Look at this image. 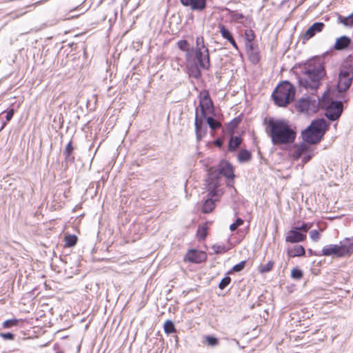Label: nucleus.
<instances>
[{
    "label": "nucleus",
    "mask_w": 353,
    "mask_h": 353,
    "mask_svg": "<svg viewBox=\"0 0 353 353\" xmlns=\"http://www.w3.org/2000/svg\"><path fill=\"white\" fill-rule=\"evenodd\" d=\"M310 238L313 241H318L320 239V234L317 230H313L310 232Z\"/></svg>",
    "instance_id": "79ce46f5"
},
{
    "label": "nucleus",
    "mask_w": 353,
    "mask_h": 353,
    "mask_svg": "<svg viewBox=\"0 0 353 353\" xmlns=\"http://www.w3.org/2000/svg\"><path fill=\"white\" fill-rule=\"evenodd\" d=\"M241 139L239 137H232L229 141L228 150L234 152L240 145Z\"/></svg>",
    "instance_id": "aec40b11"
},
{
    "label": "nucleus",
    "mask_w": 353,
    "mask_h": 353,
    "mask_svg": "<svg viewBox=\"0 0 353 353\" xmlns=\"http://www.w3.org/2000/svg\"><path fill=\"white\" fill-rule=\"evenodd\" d=\"M345 251L343 243L341 241L339 245L330 244L324 246L321 252L323 256L341 258L346 256Z\"/></svg>",
    "instance_id": "1a4fd4ad"
},
{
    "label": "nucleus",
    "mask_w": 353,
    "mask_h": 353,
    "mask_svg": "<svg viewBox=\"0 0 353 353\" xmlns=\"http://www.w3.org/2000/svg\"><path fill=\"white\" fill-rule=\"evenodd\" d=\"M185 6H190L192 10H199V0H181Z\"/></svg>",
    "instance_id": "c85d7f7f"
},
{
    "label": "nucleus",
    "mask_w": 353,
    "mask_h": 353,
    "mask_svg": "<svg viewBox=\"0 0 353 353\" xmlns=\"http://www.w3.org/2000/svg\"><path fill=\"white\" fill-rule=\"evenodd\" d=\"M196 234L199 235V228L196 230Z\"/></svg>",
    "instance_id": "6e6d98bb"
},
{
    "label": "nucleus",
    "mask_w": 353,
    "mask_h": 353,
    "mask_svg": "<svg viewBox=\"0 0 353 353\" xmlns=\"http://www.w3.org/2000/svg\"><path fill=\"white\" fill-rule=\"evenodd\" d=\"M245 18V16L242 13L234 12L232 14V19L234 21H239L240 20Z\"/></svg>",
    "instance_id": "a18cd8bd"
},
{
    "label": "nucleus",
    "mask_w": 353,
    "mask_h": 353,
    "mask_svg": "<svg viewBox=\"0 0 353 353\" xmlns=\"http://www.w3.org/2000/svg\"><path fill=\"white\" fill-rule=\"evenodd\" d=\"M303 77L299 79L300 87L316 91L321 85V80L325 76L323 64L319 60L310 61L302 70Z\"/></svg>",
    "instance_id": "f257e3e1"
},
{
    "label": "nucleus",
    "mask_w": 353,
    "mask_h": 353,
    "mask_svg": "<svg viewBox=\"0 0 353 353\" xmlns=\"http://www.w3.org/2000/svg\"><path fill=\"white\" fill-rule=\"evenodd\" d=\"M73 150H74V148L72 145V143L71 142H69L67 145H66V147L65 148V150H64V155H65V158L67 161H74V157L72 156V153L73 152Z\"/></svg>",
    "instance_id": "393cba45"
},
{
    "label": "nucleus",
    "mask_w": 353,
    "mask_h": 353,
    "mask_svg": "<svg viewBox=\"0 0 353 353\" xmlns=\"http://www.w3.org/2000/svg\"><path fill=\"white\" fill-rule=\"evenodd\" d=\"M214 172L217 174L216 179L218 181V188H219L221 174L232 180L234 176L232 165L229 163H226L225 165H223L219 170L214 168H210L208 170L207 178H209L210 174Z\"/></svg>",
    "instance_id": "9b49d317"
},
{
    "label": "nucleus",
    "mask_w": 353,
    "mask_h": 353,
    "mask_svg": "<svg viewBox=\"0 0 353 353\" xmlns=\"http://www.w3.org/2000/svg\"><path fill=\"white\" fill-rule=\"evenodd\" d=\"M210 57L208 48L204 46L200 48V69H208L210 68Z\"/></svg>",
    "instance_id": "dca6fc26"
},
{
    "label": "nucleus",
    "mask_w": 353,
    "mask_h": 353,
    "mask_svg": "<svg viewBox=\"0 0 353 353\" xmlns=\"http://www.w3.org/2000/svg\"><path fill=\"white\" fill-rule=\"evenodd\" d=\"M306 238V234H303L297 230L295 227L289 230L285 236V241L288 243H295L303 241Z\"/></svg>",
    "instance_id": "ddd939ff"
},
{
    "label": "nucleus",
    "mask_w": 353,
    "mask_h": 353,
    "mask_svg": "<svg viewBox=\"0 0 353 353\" xmlns=\"http://www.w3.org/2000/svg\"><path fill=\"white\" fill-rule=\"evenodd\" d=\"M246 41H252L255 38L254 32L252 30H246L245 32Z\"/></svg>",
    "instance_id": "4c0bfd02"
},
{
    "label": "nucleus",
    "mask_w": 353,
    "mask_h": 353,
    "mask_svg": "<svg viewBox=\"0 0 353 353\" xmlns=\"http://www.w3.org/2000/svg\"><path fill=\"white\" fill-rule=\"evenodd\" d=\"M343 112V103L341 101H333L326 108L325 116L330 121L337 120Z\"/></svg>",
    "instance_id": "9d476101"
},
{
    "label": "nucleus",
    "mask_w": 353,
    "mask_h": 353,
    "mask_svg": "<svg viewBox=\"0 0 353 353\" xmlns=\"http://www.w3.org/2000/svg\"><path fill=\"white\" fill-rule=\"evenodd\" d=\"M316 101L311 99L310 97L301 98L296 103V108L300 112H309L313 110V108L316 107Z\"/></svg>",
    "instance_id": "f8f14e48"
},
{
    "label": "nucleus",
    "mask_w": 353,
    "mask_h": 353,
    "mask_svg": "<svg viewBox=\"0 0 353 353\" xmlns=\"http://www.w3.org/2000/svg\"><path fill=\"white\" fill-rule=\"evenodd\" d=\"M303 276V271L298 268H294L291 270V277L295 280H300Z\"/></svg>",
    "instance_id": "7c9ffc66"
},
{
    "label": "nucleus",
    "mask_w": 353,
    "mask_h": 353,
    "mask_svg": "<svg viewBox=\"0 0 353 353\" xmlns=\"http://www.w3.org/2000/svg\"><path fill=\"white\" fill-rule=\"evenodd\" d=\"M185 260L199 263V255L195 250H190L185 256Z\"/></svg>",
    "instance_id": "a878e982"
},
{
    "label": "nucleus",
    "mask_w": 353,
    "mask_h": 353,
    "mask_svg": "<svg viewBox=\"0 0 353 353\" xmlns=\"http://www.w3.org/2000/svg\"><path fill=\"white\" fill-rule=\"evenodd\" d=\"M13 114H14V110L13 109H11L9 111H8L6 112V120L8 121H10L12 117H13Z\"/></svg>",
    "instance_id": "09e8293b"
},
{
    "label": "nucleus",
    "mask_w": 353,
    "mask_h": 353,
    "mask_svg": "<svg viewBox=\"0 0 353 353\" xmlns=\"http://www.w3.org/2000/svg\"><path fill=\"white\" fill-rule=\"evenodd\" d=\"M274 264V263L272 260L269 261L266 264H261L259 267V271L263 274L269 272L272 269Z\"/></svg>",
    "instance_id": "bb28decb"
},
{
    "label": "nucleus",
    "mask_w": 353,
    "mask_h": 353,
    "mask_svg": "<svg viewBox=\"0 0 353 353\" xmlns=\"http://www.w3.org/2000/svg\"><path fill=\"white\" fill-rule=\"evenodd\" d=\"M200 112L203 117L214 115V105L207 90L200 92Z\"/></svg>",
    "instance_id": "6e6552de"
},
{
    "label": "nucleus",
    "mask_w": 353,
    "mask_h": 353,
    "mask_svg": "<svg viewBox=\"0 0 353 353\" xmlns=\"http://www.w3.org/2000/svg\"><path fill=\"white\" fill-rule=\"evenodd\" d=\"M201 125H202V123H201V121L200 120V125H199L200 132L201 131Z\"/></svg>",
    "instance_id": "5fc2aeb1"
},
{
    "label": "nucleus",
    "mask_w": 353,
    "mask_h": 353,
    "mask_svg": "<svg viewBox=\"0 0 353 353\" xmlns=\"http://www.w3.org/2000/svg\"><path fill=\"white\" fill-rule=\"evenodd\" d=\"M251 153L248 150L243 149L241 150L238 154V160L241 163L248 161L251 159Z\"/></svg>",
    "instance_id": "b1692460"
},
{
    "label": "nucleus",
    "mask_w": 353,
    "mask_h": 353,
    "mask_svg": "<svg viewBox=\"0 0 353 353\" xmlns=\"http://www.w3.org/2000/svg\"><path fill=\"white\" fill-rule=\"evenodd\" d=\"M231 282V278L228 276L223 277L219 284V288L221 290L225 289Z\"/></svg>",
    "instance_id": "72a5a7b5"
},
{
    "label": "nucleus",
    "mask_w": 353,
    "mask_h": 353,
    "mask_svg": "<svg viewBox=\"0 0 353 353\" xmlns=\"http://www.w3.org/2000/svg\"><path fill=\"white\" fill-rule=\"evenodd\" d=\"M0 336L6 340H12L14 339V334L10 332L1 333Z\"/></svg>",
    "instance_id": "49530a36"
},
{
    "label": "nucleus",
    "mask_w": 353,
    "mask_h": 353,
    "mask_svg": "<svg viewBox=\"0 0 353 353\" xmlns=\"http://www.w3.org/2000/svg\"><path fill=\"white\" fill-rule=\"evenodd\" d=\"M164 331L166 334H172L176 332L174 323L170 320H167L163 325Z\"/></svg>",
    "instance_id": "cd10ccee"
},
{
    "label": "nucleus",
    "mask_w": 353,
    "mask_h": 353,
    "mask_svg": "<svg viewBox=\"0 0 353 353\" xmlns=\"http://www.w3.org/2000/svg\"><path fill=\"white\" fill-rule=\"evenodd\" d=\"M243 223V219H241V218H238L234 223H232L230 225V229L231 231H235L237 229V228L241 225Z\"/></svg>",
    "instance_id": "ea45409f"
},
{
    "label": "nucleus",
    "mask_w": 353,
    "mask_h": 353,
    "mask_svg": "<svg viewBox=\"0 0 353 353\" xmlns=\"http://www.w3.org/2000/svg\"><path fill=\"white\" fill-rule=\"evenodd\" d=\"M295 88L288 81L281 83L274 89L272 97L274 103L279 107H285L294 99Z\"/></svg>",
    "instance_id": "423d86ee"
},
{
    "label": "nucleus",
    "mask_w": 353,
    "mask_h": 353,
    "mask_svg": "<svg viewBox=\"0 0 353 353\" xmlns=\"http://www.w3.org/2000/svg\"><path fill=\"white\" fill-rule=\"evenodd\" d=\"M327 127L328 124L325 119H314L311 122L310 125L302 132V139L305 143L316 144L322 139Z\"/></svg>",
    "instance_id": "39448f33"
},
{
    "label": "nucleus",
    "mask_w": 353,
    "mask_h": 353,
    "mask_svg": "<svg viewBox=\"0 0 353 353\" xmlns=\"http://www.w3.org/2000/svg\"><path fill=\"white\" fill-rule=\"evenodd\" d=\"M248 54L249 57V59L252 63L256 64L259 61L260 58H259V53L257 52L252 51V52H248Z\"/></svg>",
    "instance_id": "473e14b6"
},
{
    "label": "nucleus",
    "mask_w": 353,
    "mask_h": 353,
    "mask_svg": "<svg viewBox=\"0 0 353 353\" xmlns=\"http://www.w3.org/2000/svg\"><path fill=\"white\" fill-rule=\"evenodd\" d=\"M219 32L221 34V37L228 40L232 46L236 50H238V46L234 40V39L232 37V33L230 31L225 27V26L220 24L219 26Z\"/></svg>",
    "instance_id": "f3484780"
},
{
    "label": "nucleus",
    "mask_w": 353,
    "mask_h": 353,
    "mask_svg": "<svg viewBox=\"0 0 353 353\" xmlns=\"http://www.w3.org/2000/svg\"><path fill=\"white\" fill-rule=\"evenodd\" d=\"M206 6V0H200V11L203 10Z\"/></svg>",
    "instance_id": "3c124183"
},
{
    "label": "nucleus",
    "mask_w": 353,
    "mask_h": 353,
    "mask_svg": "<svg viewBox=\"0 0 353 353\" xmlns=\"http://www.w3.org/2000/svg\"><path fill=\"white\" fill-rule=\"evenodd\" d=\"M216 176V173H212L210 174L209 178H206L205 180L204 190L205 191L203 192V194L207 193V195L206 199L205 196L203 198L205 199L202 207V212L203 213L211 212L215 207V202L218 201L223 194V191L218 188Z\"/></svg>",
    "instance_id": "7ed1b4c3"
},
{
    "label": "nucleus",
    "mask_w": 353,
    "mask_h": 353,
    "mask_svg": "<svg viewBox=\"0 0 353 353\" xmlns=\"http://www.w3.org/2000/svg\"><path fill=\"white\" fill-rule=\"evenodd\" d=\"M207 230H208L207 224L200 227V240L205 239V237L208 235Z\"/></svg>",
    "instance_id": "37998d69"
},
{
    "label": "nucleus",
    "mask_w": 353,
    "mask_h": 353,
    "mask_svg": "<svg viewBox=\"0 0 353 353\" xmlns=\"http://www.w3.org/2000/svg\"><path fill=\"white\" fill-rule=\"evenodd\" d=\"M214 145L219 148H221L223 145V141L221 139L218 138L214 141Z\"/></svg>",
    "instance_id": "8fccbe9b"
},
{
    "label": "nucleus",
    "mask_w": 353,
    "mask_h": 353,
    "mask_svg": "<svg viewBox=\"0 0 353 353\" xmlns=\"http://www.w3.org/2000/svg\"><path fill=\"white\" fill-rule=\"evenodd\" d=\"M307 150V146L305 143L301 144L298 148H297V157H301L302 154H303Z\"/></svg>",
    "instance_id": "a19ab883"
},
{
    "label": "nucleus",
    "mask_w": 353,
    "mask_h": 353,
    "mask_svg": "<svg viewBox=\"0 0 353 353\" xmlns=\"http://www.w3.org/2000/svg\"><path fill=\"white\" fill-rule=\"evenodd\" d=\"M216 254H223L228 251V248L224 245L215 244L212 247Z\"/></svg>",
    "instance_id": "2f4dec72"
},
{
    "label": "nucleus",
    "mask_w": 353,
    "mask_h": 353,
    "mask_svg": "<svg viewBox=\"0 0 353 353\" xmlns=\"http://www.w3.org/2000/svg\"><path fill=\"white\" fill-rule=\"evenodd\" d=\"M239 121L238 119H234L232 120L227 125V129L229 132H232L234 130V129L237 127Z\"/></svg>",
    "instance_id": "c9c22d12"
},
{
    "label": "nucleus",
    "mask_w": 353,
    "mask_h": 353,
    "mask_svg": "<svg viewBox=\"0 0 353 353\" xmlns=\"http://www.w3.org/2000/svg\"><path fill=\"white\" fill-rule=\"evenodd\" d=\"M77 241V237L73 234H68L65 236V243L68 247L74 246Z\"/></svg>",
    "instance_id": "c756f323"
},
{
    "label": "nucleus",
    "mask_w": 353,
    "mask_h": 353,
    "mask_svg": "<svg viewBox=\"0 0 353 353\" xmlns=\"http://www.w3.org/2000/svg\"><path fill=\"white\" fill-rule=\"evenodd\" d=\"M310 159H311V156H310V155H307V156H305V157H303V161H304L305 162H307V161H308Z\"/></svg>",
    "instance_id": "864d4df0"
},
{
    "label": "nucleus",
    "mask_w": 353,
    "mask_h": 353,
    "mask_svg": "<svg viewBox=\"0 0 353 353\" xmlns=\"http://www.w3.org/2000/svg\"><path fill=\"white\" fill-rule=\"evenodd\" d=\"M309 252H310V253H311V254H312V250H309Z\"/></svg>",
    "instance_id": "4d7b16f0"
},
{
    "label": "nucleus",
    "mask_w": 353,
    "mask_h": 353,
    "mask_svg": "<svg viewBox=\"0 0 353 353\" xmlns=\"http://www.w3.org/2000/svg\"><path fill=\"white\" fill-rule=\"evenodd\" d=\"M312 226V223H302V225L301 226L295 227V228L297 230H299V232L302 231V232H303V234H305L308 231V230L310 228H311Z\"/></svg>",
    "instance_id": "e433bc0d"
},
{
    "label": "nucleus",
    "mask_w": 353,
    "mask_h": 353,
    "mask_svg": "<svg viewBox=\"0 0 353 353\" xmlns=\"http://www.w3.org/2000/svg\"><path fill=\"white\" fill-rule=\"evenodd\" d=\"M353 80V65L349 63L343 65L339 72L337 90L339 92L347 91Z\"/></svg>",
    "instance_id": "0eeeda50"
},
{
    "label": "nucleus",
    "mask_w": 353,
    "mask_h": 353,
    "mask_svg": "<svg viewBox=\"0 0 353 353\" xmlns=\"http://www.w3.org/2000/svg\"><path fill=\"white\" fill-rule=\"evenodd\" d=\"M344 249L345 250V255L350 256L353 253V236L351 238H346L343 241Z\"/></svg>",
    "instance_id": "412c9836"
},
{
    "label": "nucleus",
    "mask_w": 353,
    "mask_h": 353,
    "mask_svg": "<svg viewBox=\"0 0 353 353\" xmlns=\"http://www.w3.org/2000/svg\"><path fill=\"white\" fill-rule=\"evenodd\" d=\"M199 257H200V261H201V259H202L203 258V259H205V257H206L205 253L200 251V255H199Z\"/></svg>",
    "instance_id": "603ef678"
},
{
    "label": "nucleus",
    "mask_w": 353,
    "mask_h": 353,
    "mask_svg": "<svg viewBox=\"0 0 353 353\" xmlns=\"http://www.w3.org/2000/svg\"><path fill=\"white\" fill-rule=\"evenodd\" d=\"M268 125L270 128L269 135L273 145L290 144L294 141L296 132L288 121L270 119Z\"/></svg>",
    "instance_id": "f03ea898"
},
{
    "label": "nucleus",
    "mask_w": 353,
    "mask_h": 353,
    "mask_svg": "<svg viewBox=\"0 0 353 353\" xmlns=\"http://www.w3.org/2000/svg\"><path fill=\"white\" fill-rule=\"evenodd\" d=\"M352 40L347 36H341L336 39V42L333 46L335 50H343L349 47L351 44Z\"/></svg>",
    "instance_id": "2eb2a0df"
},
{
    "label": "nucleus",
    "mask_w": 353,
    "mask_h": 353,
    "mask_svg": "<svg viewBox=\"0 0 353 353\" xmlns=\"http://www.w3.org/2000/svg\"><path fill=\"white\" fill-rule=\"evenodd\" d=\"M196 48H190L186 40H180L177 42L179 49L186 52V67L189 77L192 79L199 80V37L196 39Z\"/></svg>",
    "instance_id": "20e7f679"
},
{
    "label": "nucleus",
    "mask_w": 353,
    "mask_h": 353,
    "mask_svg": "<svg viewBox=\"0 0 353 353\" xmlns=\"http://www.w3.org/2000/svg\"><path fill=\"white\" fill-rule=\"evenodd\" d=\"M325 26L323 22H316L313 23L305 32L303 39L308 40L313 37L316 33L322 31Z\"/></svg>",
    "instance_id": "4468645a"
},
{
    "label": "nucleus",
    "mask_w": 353,
    "mask_h": 353,
    "mask_svg": "<svg viewBox=\"0 0 353 353\" xmlns=\"http://www.w3.org/2000/svg\"><path fill=\"white\" fill-rule=\"evenodd\" d=\"M205 118L206 119L208 125L212 130H215L221 126V123L215 119H214L212 117V115H207Z\"/></svg>",
    "instance_id": "4be33fe9"
},
{
    "label": "nucleus",
    "mask_w": 353,
    "mask_h": 353,
    "mask_svg": "<svg viewBox=\"0 0 353 353\" xmlns=\"http://www.w3.org/2000/svg\"><path fill=\"white\" fill-rule=\"evenodd\" d=\"M338 22L343 24L345 26H353V12L347 17L339 15Z\"/></svg>",
    "instance_id": "5701e85b"
},
{
    "label": "nucleus",
    "mask_w": 353,
    "mask_h": 353,
    "mask_svg": "<svg viewBox=\"0 0 353 353\" xmlns=\"http://www.w3.org/2000/svg\"><path fill=\"white\" fill-rule=\"evenodd\" d=\"M245 263H246L245 261H241L239 263H237L235 265H234L233 268H232V270L234 272H240V271H241L244 268Z\"/></svg>",
    "instance_id": "c03bdc74"
},
{
    "label": "nucleus",
    "mask_w": 353,
    "mask_h": 353,
    "mask_svg": "<svg viewBox=\"0 0 353 353\" xmlns=\"http://www.w3.org/2000/svg\"><path fill=\"white\" fill-rule=\"evenodd\" d=\"M288 254L291 257L303 256L305 254V248L301 245H294L288 250Z\"/></svg>",
    "instance_id": "a211bd4d"
},
{
    "label": "nucleus",
    "mask_w": 353,
    "mask_h": 353,
    "mask_svg": "<svg viewBox=\"0 0 353 353\" xmlns=\"http://www.w3.org/2000/svg\"><path fill=\"white\" fill-rule=\"evenodd\" d=\"M194 125H195L196 138L197 140H199V106L195 108V121H194Z\"/></svg>",
    "instance_id": "f704fd0d"
},
{
    "label": "nucleus",
    "mask_w": 353,
    "mask_h": 353,
    "mask_svg": "<svg viewBox=\"0 0 353 353\" xmlns=\"http://www.w3.org/2000/svg\"><path fill=\"white\" fill-rule=\"evenodd\" d=\"M17 323H18V320H17V319H10V320H7V321H4L3 323V326L5 328H9V327H11L12 326L17 325Z\"/></svg>",
    "instance_id": "58836bf2"
},
{
    "label": "nucleus",
    "mask_w": 353,
    "mask_h": 353,
    "mask_svg": "<svg viewBox=\"0 0 353 353\" xmlns=\"http://www.w3.org/2000/svg\"><path fill=\"white\" fill-rule=\"evenodd\" d=\"M245 48L247 50V52H250L254 50V44L252 43V41H246L245 42Z\"/></svg>",
    "instance_id": "de8ad7c7"
},
{
    "label": "nucleus",
    "mask_w": 353,
    "mask_h": 353,
    "mask_svg": "<svg viewBox=\"0 0 353 353\" xmlns=\"http://www.w3.org/2000/svg\"><path fill=\"white\" fill-rule=\"evenodd\" d=\"M203 343L210 347H216L219 345V339L211 335H205L203 336Z\"/></svg>",
    "instance_id": "6ab92c4d"
}]
</instances>
